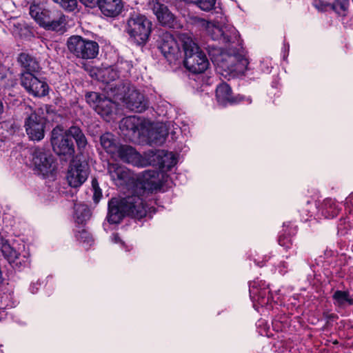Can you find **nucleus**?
<instances>
[{
  "label": "nucleus",
  "mask_w": 353,
  "mask_h": 353,
  "mask_svg": "<svg viewBox=\"0 0 353 353\" xmlns=\"http://www.w3.org/2000/svg\"><path fill=\"white\" fill-rule=\"evenodd\" d=\"M125 196L112 198L108 202L107 221L119 223L125 215L140 219L151 212L147 199L150 194L165 191L171 178H113Z\"/></svg>",
  "instance_id": "obj_1"
},
{
  "label": "nucleus",
  "mask_w": 353,
  "mask_h": 353,
  "mask_svg": "<svg viewBox=\"0 0 353 353\" xmlns=\"http://www.w3.org/2000/svg\"><path fill=\"white\" fill-rule=\"evenodd\" d=\"M70 137L74 138L79 150H83L87 145V139L82 130L76 125L68 130L57 126L51 132V145L52 150L58 156L71 157L74 154V145Z\"/></svg>",
  "instance_id": "obj_2"
},
{
  "label": "nucleus",
  "mask_w": 353,
  "mask_h": 353,
  "mask_svg": "<svg viewBox=\"0 0 353 353\" xmlns=\"http://www.w3.org/2000/svg\"><path fill=\"white\" fill-rule=\"evenodd\" d=\"M180 39L185 53L183 61L185 68L194 74L202 73L205 71L209 65L208 59L192 37L188 33H185L181 35Z\"/></svg>",
  "instance_id": "obj_3"
},
{
  "label": "nucleus",
  "mask_w": 353,
  "mask_h": 353,
  "mask_svg": "<svg viewBox=\"0 0 353 353\" xmlns=\"http://www.w3.org/2000/svg\"><path fill=\"white\" fill-rule=\"evenodd\" d=\"M29 13L35 21L46 30L61 32L65 31L66 20L62 12L49 10L33 4L30 6Z\"/></svg>",
  "instance_id": "obj_4"
},
{
  "label": "nucleus",
  "mask_w": 353,
  "mask_h": 353,
  "mask_svg": "<svg viewBox=\"0 0 353 353\" xmlns=\"http://www.w3.org/2000/svg\"><path fill=\"white\" fill-rule=\"evenodd\" d=\"M209 55L212 61L223 70L237 74H243L248 70V60L240 52H221L219 49L212 48L209 50Z\"/></svg>",
  "instance_id": "obj_5"
},
{
  "label": "nucleus",
  "mask_w": 353,
  "mask_h": 353,
  "mask_svg": "<svg viewBox=\"0 0 353 353\" xmlns=\"http://www.w3.org/2000/svg\"><path fill=\"white\" fill-rule=\"evenodd\" d=\"M340 210L341 208L337 202L334 199L327 198L319 205L309 201H307L300 212L303 219L307 221L312 216L316 219H333L338 215Z\"/></svg>",
  "instance_id": "obj_6"
},
{
  "label": "nucleus",
  "mask_w": 353,
  "mask_h": 353,
  "mask_svg": "<svg viewBox=\"0 0 353 353\" xmlns=\"http://www.w3.org/2000/svg\"><path fill=\"white\" fill-rule=\"evenodd\" d=\"M1 250L4 257L14 268L21 270L30 265V253L24 244H10L7 240L2 239Z\"/></svg>",
  "instance_id": "obj_7"
},
{
  "label": "nucleus",
  "mask_w": 353,
  "mask_h": 353,
  "mask_svg": "<svg viewBox=\"0 0 353 353\" xmlns=\"http://www.w3.org/2000/svg\"><path fill=\"white\" fill-rule=\"evenodd\" d=\"M152 23L144 15L133 12L127 21L126 32L134 41L141 45L149 38Z\"/></svg>",
  "instance_id": "obj_8"
},
{
  "label": "nucleus",
  "mask_w": 353,
  "mask_h": 353,
  "mask_svg": "<svg viewBox=\"0 0 353 353\" xmlns=\"http://www.w3.org/2000/svg\"><path fill=\"white\" fill-rule=\"evenodd\" d=\"M48 112L46 105L36 108L26 119L25 128L29 138L33 141H41L44 137L46 114Z\"/></svg>",
  "instance_id": "obj_9"
},
{
  "label": "nucleus",
  "mask_w": 353,
  "mask_h": 353,
  "mask_svg": "<svg viewBox=\"0 0 353 353\" xmlns=\"http://www.w3.org/2000/svg\"><path fill=\"white\" fill-rule=\"evenodd\" d=\"M67 47L74 57L82 59H91L99 53V45L96 41L88 40L79 35L68 38Z\"/></svg>",
  "instance_id": "obj_10"
},
{
  "label": "nucleus",
  "mask_w": 353,
  "mask_h": 353,
  "mask_svg": "<svg viewBox=\"0 0 353 353\" xmlns=\"http://www.w3.org/2000/svg\"><path fill=\"white\" fill-rule=\"evenodd\" d=\"M114 95L122 100L126 107L132 111L141 112L148 106V101L144 96L134 87L121 84Z\"/></svg>",
  "instance_id": "obj_11"
},
{
  "label": "nucleus",
  "mask_w": 353,
  "mask_h": 353,
  "mask_svg": "<svg viewBox=\"0 0 353 353\" xmlns=\"http://www.w3.org/2000/svg\"><path fill=\"white\" fill-rule=\"evenodd\" d=\"M32 165L37 174L44 176L57 174L58 167L56 159L42 148H36L32 152Z\"/></svg>",
  "instance_id": "obj_12"
},
{
  "label": "nucleus",
  "mask_w": 353,
  "mask_h": 353,
  "mask_svg": "<svg viewBox=\"0 0 353 353\" xmlns=\"http://www.w3.org/2000/svg\"><path fill=\"white\" fill-rule=\"evenodd\" d=\"M250 296L256 310L260 312V307L269 310L272 307V299L265 282L256 279L249 284Z\"/></svg>",
  "instance_id": "obj_13"
},
{
  "label": "nucleus",
  "mask_w": 353,
  "mask_h": 353,
  "mask_svg": "<svg viewBox=\"0 0 353 353\" xmlns=\"http://www.w3.org/2000/svg\"><path fill=\"white\" fill-rule=\"evenodd\" d=\"M21 85L26 92L37 97H45L48 93V85L42 79H39L30 72L21 74Z\"/></svg>",
  "instance_id": "obj_14"
},
{
  "label": "nucleus",
  "mask_w": 353,
  "mask_h": 353,
  "mask_svg": "<svg viewBox=\"0 0 353 353\" xmlns=\"http://www.w3.org/2000/svg\"><path fill=\"white\" fill-rule=\"evenodd\" d=\"M145 124L142 119L136 116L123 118L119 125L121 130L130 139L143 134Z\"/></svg>",
  "instance_id": "obj_15"
},
{
  "label": "nucleus",
  "mask_w": 353,
  "mask_h": 353,
  "mask_svg": "<svg viewBox=\"0 0 353 353\" xmlns=\"http://www.w3.org/2000/svg\"><path fill=\"white\" fill-rule=\"evenodd\" d=\"M159 48L163 56L172 61L180 55V49L174 37L168 33H163L159 41Z\"/></svg>",
  "instance_id": "obj_16"
},
{
  "label": "nucleus",
  "mask_w": 353,
  "mask_h": 353,
  "mask_svg": "<svg viewBox=\"0 0 353 353\" xmlns=\"http://www.w3.org/2000/svg\"><path fill=\"white\" fill-rule=\"evenodd\" d=\"M148 6L156 15L158 21L163 26L172 27L174 16L164 3V0H150Z\"/></svg>",
  "instance_id": "obj_17"
},
{
  "label": "nucleus",
  "mask_w": 353,
  "mask_h": 353,
  "mask_svg": "<svg viewBox=\"0 0 353 353\" xmlns=\"http://www.w3.org/2000/svg\"><path fill=\"white\" fill-rule=\"evenodd\" d=\"M216 97L219 104L225 105L228 103L232 104L239 103L246 99L250 103L252 99L250 97L245 98L242 95H237L235 97L232 96L230 87L225 83L219 84L216 90Z\"/></svg>",
  "instance_id": "obj_18"
},
{
  "label": "nucleus",
  "mask_w": 353,
  "mask_h": 353,
  "mask_svg": "<svg viewBox=\"0 0 353 353\" xmlns=\"http://www.w3.org/2000/svg\"><path fill=\"white\" fill-rule=\"evenodd\" d=\"M118 152L112 158H118L124 162L134 164L137 166H143L145 163L143 162L142 157L130 145H120L118 148Z\"/></svg>",
  "instance_id": "obj_19"
},
{
  "label": "nucleus",
  "mask_w": 353,
  "mask_h": 353,
  "mask_svg": "<svg viewBox=\"0 0 353 353\" xmlns=\"http://www.w3.org/2000/svg\"><path fill=\"white\" fill-rule=\"evenodd\" d=\"M192 23L204 28L206 30L207 34L213 40H221L223 42V28L224 25L221 26L219 23L209 22L199 17H193Z\"/></svg>",
  "instance_id": "obj_20"
},
{
  "label": "nucleus",
  "mask_w": 353,
  "mask_h": 353,
  "mask_svg": "<svg viewBox=\"0 0 353 353\" xmlns=\"http://www.w3.org/2000/svg\"><path fill=\"white\" fill-rule=\"evenodd\" d=\"M97 6L105 17H116L121 13L123 3L122 0H100Z\"/></svg>",
  "instance_id": "obj_21"
},
{
  "label": "nucleus",
  "mask_w": 353,
  "mask_h": 353,
  "mask_svg": "<svg viewBox=\"0 0 353 353\" xmlns=\"http://www.w3.org/2000/svg\"><path fill=\"white\" fill-rule=\"evenodd\" d=\"M148 157H153L152 161H155V158L159 159L161 157L160 167L164 171L169 170L176 163V159L172 152L164 153L163 151H155L150 150L145 153Z\"/></svg>",
  "instance_id": "obj_22"
},
{
  "label": "nucleus",
  "mask_w": 353,
  "mask_h": 353,
  "mask_svg": "<svg viewBox=\"0 0 353 353\" xmlns=\"http://www.w3.org/2000/svg\"><path fill=\"white\" fill-rule=\"evenodd\" d=\"M17 61L21 68L25 70L24 72H30L32 74L37 72L40 70V65L35 57L26 52H21L19 54Z\"/></svg>",
  "instance_id": "obj_23"
},
{
  "label": "nucleus",
  "mask_w": 353,
  "mask_h": 353,
  "mask_svg": "<svg viewBox=\"0 0 353 353\" xmlns=\"http://www.w3.org/2000/svg\"><path fill=\"white\" fill-rule=\"evenodd\" d=\"M89 174V166L85 161L73 159L69 166L68 176H87Z\"/></svg>",
  "instance_id": "obj_24"
},
{
  "label": "nucleus",
  "mask_w": 353,
  "mask_h": 353,
  "mask_svg": "<svg viewBox=\"0 0 353 353\" xmlns=\"http://www.w3.org/2000/svg\"><path fill=\"white\" fill-rule=\"evenodd\" d=\"M91 216L88 207L83 203H75L72 218L75 223L83 225Z\"/></svg>",
  "instance_id": "obj_25"
},
{
  "label": "nucleus",
  "mask_w": 353,
  "mask_h": 353,
  "mask_svg": "<svg viewBox=\"0 0 353 353\" xmlns=\"http://www.w3.org/2000/svg\"><path fill=\"white\" fill-rule=\"evenodd\" d=\"M100 143L107 153L110 154L112 157H115L120 145L117 143L112 134L106 132L102 134L100 137Z\"/></svg>",
  "instance_id": "obj_26"
},
{
  "label": "nucleus",
  "mask_w": 353,
  "mask_h": 353,
  "mask_svg": "<svg viewBox=\"0 0 353 353\" xmlns=\"http://www.w3.org/2000/svg\"><path fill=\"white\" fill-rule=\"evenodd\" d=\"M76 239L86 249L94 244V239L83 226H79L74 230Z\"/></svg>",
  "instance_id": "obj_27"
},
{
  "label": "nucleus",
  "mask_w": 353,
  "mask_h": 353,
  "mask_svg": "<svg viewBox=\"0 0 353 353\" xmlns=\"http://www.w3.org/2000/svg\"><path fill=\"white\" fill-rule=\"evenodd\" d=\"M334 303L339 307H345L348 305H353V298L346 291L336 290L333 296Z\"/></svg>",
  "instance_id": "obj_28"
},
{
  "label": "nucleus",
  "mask_w": 353,
  "mask_h": 353,
  "mask_svg": "<svg viewBox=\"0 0 353 353\" xmlns=\"http://www.w3.org/2000/svg\"><path fill=\"white\" fill-rule=\"evenodd\" d=\"M168 134L165 126L163 124H157L150 132V138L156 144H161Z\"/></svg>",
  "instance_id": "obj_29"
},
{
  "label": "nucleus",
  "mask_w": 353,
  "mask_h": 353,
  "mask_svg": "<svg viewBox=\"0 0 353 353\" xmlns=\"http://www.w3.org/2000/svg\"><path fill=\"white\" fill-rule=\"evenodd\" d=\"M116 108L115 103L109 99L102 98L96 105V112L102 117L109 116L113 112Z\"/></svg>",
  "instance_id": "obj_30"
},
{
  "label": "nucleus",
  "mask_w": 353,
  "mask_h": 353,
  "mask_svg": "<svg viewBox=\"0 0 353 353\" xmlns=\"http://www.w3.org/2000/svg\"><path fill=\"white\" fill-rule=\"evenodd\" d=\"M108 173L110 176H132L130 170L118 163L108 164Z\"/></svg>",
  "instance_id": "obj_31"
},
{
  "label": "nucleus",
  "mask_w": 353,
  "mask_h": 353,
  "mask_svg": "<svg viewBox=\"0 0 353 353\" xmlns=\"http://www.w3.org/2000/svg\"><path fill=\"white\" fill-rule=\"evenodd\" d=\"M223 32H225L223 35L224 43H234L236 42L239 43V32L233 26L230 24L224 25Z\"/></svg>",
  "instance_id": "obj_32"
},
{
  "label": "nucleus",
  "mask_w": 353,
  "mask_h": 353,
  "mask_svg": "<svg viewBox=\"0 0 353 353\" xmlns=\"http://www.w3.org/2000/svg\"><path fill=\"white\" fill-rule=\"evenodd\" d=\"M350 217L340 219L337 225L339 235L345 236L348 234L349 232L350 233L353 232V227L350 225Z\"/></svg>",
  "instance_id": "obj_33"
},
{
  "label": "nucleus",
  "mask_w": 353,
  "mask_h": 353,
  "mask_svg": "<svg viewBox=\"0 0 353 353\" xmlns=\"http://www.w3.org/2000/svg\"><path fill=\"white\" fill-rule=\"evenodd\" d=\"M348 6V0H335L332 5V8L338 14L345 16Z\"/></svg>",
  "instance_id": "obj_34"
},
{
  "label": "nucleus",
  "mask_w": 353,
  "mask_h": 353,
  "mask_svg": "<svg viewBox=\"0 0 353 353\" xmlns=\"http://www.w3.org/2000/svg\"><path fill=\"white\" fill-rule=\"evenodd\" d=\"M91 190L93 192L92 199L94 203L97 204L102 198V190L99 187V182L96 178H93L91 182Z\"/></svg>",
  "instance_id": "obj_35"
},
{
  "label": "nucleus",
  "mask_w": 353,
  "mask_h": 353,
  "mask_svg": "<svg viewBox=\"0 0 353 353\" xmlns=\"http://www.w3.org/2000/svg\"><path fill=\"white\" fill-rule=\"evenodd\" d=\"M190 3L196 5L203 11H210L214 8L216 0H192Z\"/></svg>",
  "instance_id": "obj_36"
},
{
  "label": "nucleus",
  "mask_w": 353,
  "mask_h": 353,
  "mask_svg": "<svg viewBox=\"0 0 353 353\" xmlns=\"http://www.w3.org/2000/svg\"><path fill=\"white\" fill-rule=\"evenodd\" d=\"M61 183L67 184L69 187L77 188L81 186L85 181L86 178H61Z\"/></svg>",
  "instance_id": "obj_37"
},
{
  "label": "nucleus",
  "mask_w": 353,
  "mask_h": 353,
  "mask_svg": "<svg viewBox=\"0 0 353 353\" xmlns=\"http://www.w3.org/2000/svg\"><path fill=\"white\" fill-rule=\"evenodd\" d=\"M59 3L63 9L73 11L77 6V0H52Z\"/></svg>",
  "instance_id": "obj_38"
},
{
  "label": "nucleus",
  "mask_w": 353,
  "mask_h": 353,
  "mask_svg": "<svg viewBox=\"0 0 353 353\" xmlns=\"http://www.w3.org/2000/svg\"><path fill=\"white\" fill-rule=\"evenodd\" d=\"M86 101L88 103L90 104L92 107L96 109V105H99V101L102 99V97L97 92H90L88 93L85 96Z\"/></svg>",
  "instance_id": "obj_39"
},
{
  "label": "nucleus",
  "mask_w": 353,
  "mask_h": 353,
  "mask_svg": "<svg viewBox=\"0 0 353 353\" xmlns=\"http://www.w3.org/2000/svg\"><path fill=\"white\" fill-rule=\"evenodd\" d=\"M110 241L112 243L119 245L121 249L125 250V251H129L131 249L130 246L126 245L117 233L112 234Z\"/></svg>",
  "instance_id": "obj_40"
},
{
  "label": "nucleus",
  "mask_w": 353,
  "mask_h": 353,
  "mask_svg": "<svg viewBox=\"0 0 353 353\" xmlns=\"http://www.w3.org/2000/svg\"><path fill=\"white\" fill-rule=\"evenodd\" d=\"M279 244L281 247L284 248L285 250H288L292 246V238L287 234H282L279 238Z\"/></svg>",
  "instance_id": "obj_41"
},
{
  "label": "nucleus",
  "mask_w": 353,
  "mask_h": 353,
  "mask_svg": "<svg viewBox=\"0 0 353 353\" xmlns=\"http://www.w3.org/2000/svg\"><path fill=\"white\" fill-rule=\"evenodd\" d=\"M345 205L346 208L349 210L350 212H353V193L350 194L345 199Z\"/></svg>",
  "instance_id": "obj_42"
},
{
  "label": "nucleus",
  "mask_w": 353,
  "mask_h": 353,
  "mask_svg": "<svg viewBox=\"0 0 353 353\" xmlns=\"http://www.w3.org/2000/svg\"><path fill=\"white\" fill-rule=\"evenodd\" d=\"M41 285L42 282L40 280H37L36 282H32L30 286V291L32 294L37 293Z\"/></svg>",
  "instance_id": "obj_43"
},
{
  "label": "nucleus",
  "mask_w": 353,
  "mask_h": 353,
  "mask_svg": "<svg viewBox=\"0 0 353 353\" xmlns=\"http://www.w3.org/2000/svg\"><path fill=\"white\" fill-rule=\"evenodd\" d=\"M83 5L89 8H95L98 6L100 0H79Z\"/></svg>",
  "instance_id": "obj_44"
},
{
  "label": "nucleus",
  "mask_w": 353,
  "mask_h": 353,
  "mask_svg": "<svg viewBox=\"0 0 353 353\" xmlns=\"http://www.w3.org/2000/svg\"><path fill=\"white\" fill-rule=\"evenodd\" d=\"M279 272L283 274L287 272L288 265L285 262H281L278 266Z\"/></svg>",
  "instance_id": "obj_45"
},
{
  "label": "nucleus",
  "mask_w": 353,
  "mask_h": 353,
  "mask_svg": "<svg viewBox=\"0 0 353 353\" xmlns=\"http://www.w3.org/2000/svg\"><path fill=\"white\" fill-rule=\"evenodd\" d=\"M122 64L124 65H123V67H121V68H126L128 71L130 70V68L132 67V65L129 61H125V62L123 63Z\"/></svg>",
  "instance_id": "obj_46"
},
{
  "label": "nucleus",
  "mask_w": 353,
  "mask_h": 353,
  "mask_svg": "<svg viewBox=\"0 0 353 353\" xmlns=\"http://www.w3.org/2000/svg\"><path fill=\"white\" fill-rule=\"evenodd\" d=\"M156 174H157L154 172H151V171H148H148H145L142 176H150V177H152V176H155Z\"/></svg>",
  "instance_id": "obj_47"
},
{
  "label": "nucleus",
  "mask_w": 353,
  "mask_h": 353,
  "mask_svg": "<svg viewBox=\"0 0 353 353\" xmlns=\"http://www.w3.org/2000/svg\"><path fill=\"white\" fill-rule=\"evenodd\" d=\"M17 301H11L6 305V307H14L17 305Z\"/></svg>",
  "instance_id": "obj_48"
},
{
  "label": "nucleus",
  "mask_w": 353,
  "mask_h": 353,
  "mask_svg": "<svg viewBox=\"0 0 353 353\" xmlns=\"http://www.w3.org/2000/svg\"><path fill=\"white\" fill-rule=\"evenodd\" d=\"M64 189H65V188H63V189L59 188V192L60 194H65V193L67 192V191H65V190H64Z\"/></svg>",
  "instance_id": "obj_49"
},
{
  "label": "nucleus",
  "mask_w": 353,
  "mask_h": 353,
  "mask_svg": "<svg viewBox=\"0 0 353 353\" xmlns=\"http://www.w3.org/2000/svg\"><path fill=\"white\" fill-rule=\"evenodd\" d=\"M3 109V106L2 102L0 101V114L2 113Z\"/></svg>",
  "instance_id": "obj_50"
},
{
  "label": "nucleus",
  "mask_w": 353,
  "mask_h": 353,
  "mask_svg": "<svg viewBox=\"0 0 353 353\" xmlns=\"http://www.w3.org/2000/svg\"><path fill=\"white\" fill-rule=\"evenodd\" d=\"M26 112H28V110H32V108H31V107H30V106H26Z\"/></svg>",
  "instance_id": "obj_51"
},
{
  "label": "nucleus",
  "mask_w": 353,
  "mask_h": 353,
  "mask_svg": "<svg viewBox=\"0 0 353 353\" xmlns=\"http://www.w3.org/2000/svg\"><path fill=\"white\" fill-rule=\"evenodd\" d=\"M0 315H1V312H0ZM4 317L0 316V321H1Z\"/></svg>",
  "instance_id": "obj_52"
},
{
  "label": "nucleus",
  "mask_w": 353,
  "mask_h": 353,
  "mask_svg": "<svg viewBox=\"0 0 353 353\" xmlns=\"http://www.w3.org/2000/svg\"><path fill=\"white\" fill-rule=\"evenodd\" d=\"M0 353H3L2 351H0Z\"/></svg>",
  "instance_id": "obj_53"
}]
</instances>
